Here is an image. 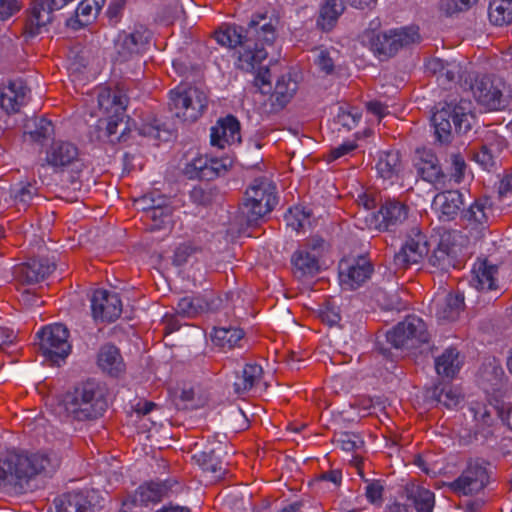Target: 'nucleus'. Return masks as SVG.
I'll return each instance as SVG.
<instances>
[{
  "mask_svg": "<svg viewBox=\"0 0 512 512\" xmlns=\"http://www.w3.org/2000/svg\"><path fill=\"white\" fill-rule=\"evenodd\" d=\"M127 103V96L120 90L104 88L98 94L99 107L108 114L107 119H101L99 123L105 125V136L111 141L126 140V133L129 131L128 122L125 120Z\"/></svg>",
  "mask_w": 512,
  "mask_h": 512,
  "instance_id": "0eeeda50",
  "label": "nucleus"
},
{
  "mask_svg": "<svg viewBox=\"0 0 512 512\" xmlns=\"http://www.w3.org/2000/svg\"><path fill=\"white\" fill-rule=\"evenodd\" d=\"M244 336V332L240 328L219 327L214 328L212 341L221 348L234 347Z\"/></svg>",
  "mask_w": 512,
  "mask_h": 512,
  "instance_id": "37998d69",
  "label": "nucleus"
},
{
  "mask_svg": "<svg viewBox=\"0 0 512 512\" xmlns=\"http://www.w3.org/2000/svg\"><path fill=\"white\" fill-rule=\"evenodd\" d=\"M370 49L380 59L394 56L400 49L408 48L420 42L418 27L408 26L390 29L385 32L367 34Z\"/></svg>",
  "mask_w": 512,
  "mask_h": 512,
  "instance_id": "6e6552de",
  "label": "nucleus"
},
{
  "mask_svg": "<svg viewBox=\"0 0 512 512\" xmlns=\"http://www.w3.org/2000/svg\"><path fill=\"white\" fill-rule=\"evenodd\" d=\"M505 374L495 360L483 364L480 370V381L486 392H496L501 390L504 384Z\"/></svg>",
  "mask_w": 512,
  "mask_h": 512,
  "instance_id": "473e14b6",
  "label": "nucleus"
},
{
  "mask_svg": "<svg viewBox=\"0 0 512 512\" xmlns=\"http://www.w3.org/2000/svg\"><path fill=\"white\" fill-rule=\"evenodd\" d=\"M297 90V83L290 76H281L275 85L272 97L280 106L286 105Z\"/></svg>",
  "mask_w": 512,
  "mask_h": 512,
  "instance_id": "de8ad7c7",
  "label": "nucleus"
},
{
  "mask_svg": "<svg viewBox=\"0 0 512 512\" xmlns=\"http://www.w3.org/2000/svg\"><path fill=\"white\" fill-rule=\"evenodd\" d=\"M97 363L103 372L112 376H117L124 370V362L119 349L110 343L101 346Z\"/></svg>",
  "mask_w": 512,
  "mask_h": 512,
  "instance_id": "c756f323",
  "label": "nucleus"
},
{
  "mask_svg": "<svg viewBox=\"0 0 512 512\" xmlns=\"http://www.w3.org/2000/svg\"><path fill=\"white\" fill-rule=\"evenodd\" d=\"M152 200L150 210V219L154 222L152 229L167 228L172 223V213L174 210L171 198L153 191Z\"/></svg>",
  "mask_w": 512,
  "mask_h": 512,
  "instance_id": "a878e982",
  "label": "nucleus"
},
{
  "mask_svg": "<svg viewBox=\"0 0 512 512\" xmlns=\"http://www.w3.org/2000/svg\"><path fill=\"white\" fill-rule=\"evenodd\" d=\"M488 482V473L485 467L478 462H470L461 475L447 484L455 493L471 495L480 492Z\"/></svg>",
  "mask_w": 512,
  "mask_h": 512,
  "instance_id": "2eb2a0df",
  "label": "nucleus"
},
{
  "mask_svg": "<svg viewBox=\"0 0 512 512\" xmlns=\"http://www.w3.org/2000/svg\"><path fill=\"white\" fill-rule=\"evenodd\" d=\"M45 161L55 173H70L72 185L78 183L84 163L79 156L78 147L65 140H54L46 150Z\"/></svg>",
  "mask_w": 512,
  "mask_h": 512,
  "instance_id": "9d476101",
  "label": "nucleus"
},
{
  "mask_svg": "<svg viewBox=\"0 0 512 512\" xmlns=\"http://www.w3.org/2000/svg\"><path fill=\"white\" fill-rule=\"evenodd\" d=\"M473 104L470 100L449 96L439 102L431 117L435 136L442 144L450 143L453 134H465L471 130L474 122Z\"/></svg>",
  "mask_w": 512,
  "mask_h": 512,
  "instance_id": "20e7f679",
  "label": "nucleus"
},
{
  "mask_svg": "<svg viewBox=\"0 0 512 512\" xmlns=\"http://www.w3.org/2000/svg\"><path fill=\"white\" fill-rule=\"evenodd\" d=\"M210 142L212 146L224 148L225 144L241 142L240 123L233 115H228L217 121L211 128Z\"/></svg>",
  "mask_w": 512,
  "mask_h": 512,
  "instance_id": "4be33fe9",
  "label": "nucleus"
},
{
  "mask_svg": "<svg viewBox=\"0 0 512 512\" xmlns=\"http://www.w3.org/2000/svg\"><path fill=\"white\" fill-rule=\"evenodd\" d=\"M294 274L298 278L314 276L320 270L319 253H311L307 249H299L292 256Z\"/></svg>",
  "mask_w": 512,
  "mask_h": 512,
  "instance_id": "7c9ffc66",
  "label": "nucleus"
},
{
  "mask_svg": "<svg viewBox=\"0 0 512 512\" xmlns=\"http://www.w3.org/2000/svg\"><path fill=\"white\" fill-rule=\"evenodd\" d=\"M37 189L29 182L18 183L10 189V197L16 204L26 206L36 195Z\"/></svg>",
  "mask_w": 512,
  "mask_h": 512,
  "instance_id": "864d4df0",
  "label": "nucleus"
},
{
  "mask_svg": "<svg viewBox=\"0 0 512 512\" xmlns=\"http://www.w3.org/2000/svg\"><path fill=\"white\" fill-rule=\"evenodd\" d=\"M290 214L294 218V220L289 222V225H291L295 230L305 229L306 226H311L310 210L300 209L296 207L294 210H290Z\"/></svg>",
  "mask_w": 512,
  "mask_h": 512,
  "instance_id": "e2e57ef3",
  "label": "nucleus"
},
{
  "mask_svg": "<svg viewBox=\"0 0 512 512\" xmlns=\"http://www.w3.org/2000/svg\"><path fill=\"white\" fill-rule=\"evenodd\" d=\"M170 489L171 485L167 481L142 484L136 490L133 502L145 506L158 503L168 496Z\"/></svg>",
  "mask_w": 512,
  "mask_h": 512,
  "instance_id": "c85d7f7f",
  "label": "nucleus"
},
{
  "mask_svg": "<svg viewBox=\"0 0 512 512\" xmlns=\"http://www.w3.org/2000/svg\"><path fill=\"white\" fill-rule=\"evenodd\" d=\"M460 221L465 228L475 231L476 238L479 237L488 225L486 205L479 200H475L468 208L462 210Z\"/></svg>",
  "mask_w": 512,
  "mask_h": 512,
  "instance_id": "bb28decb",
  "label": "nucleus"
},
{
  "mask_svg": "<svg viewBox=\"0 0 512 512\" xmlns=\"http://www.w3.org/2000/svg\"><path fill=\"white\" fill-rule=\"evenodd\" d=\"M262 373L263 370L260 365L246 364L242 369L241 374L236 377L233 384L234 392L238 395H242L250 391L260 380Z\"/></svg>",
  "mask_w": 512,
  "mask_h": 512,
  "instance_id": "f704fd0d",
  "label": "nucleus"
},
{
  "mask_svg": "<svg viewBox=\"0 0 512 512\" xmlns=\"http://www.w3.org/2000/svg\"><path fill=\"white\" fill-rule=\"evenodd\" d=\"M315 64L320 69V71L324 72L325 74H331L334 70V63L332 58L330 57L329 53L325 50H321L315 60Z\"/></svg>",
  "mask_w": 512,
  "mask_h": 512,
  "instance_id": "338daca9",
  "label": "nucleus"
},
{
  "mask_svg": "<svg viewBox=\"0 0 512 512\" xmlns=\"http://www.w3.org/2000/svg\"><path fill=\"white\" fill-rule=\"evenodd\" d=\"M407 499L413 504L417 512H432L435 503L434 493L430 490L412 486L406 489Z\"/></svg>",
  "mask_w": 512,
  "mask_h": 512,
  "instance_id": "4c0bfd02",
  "label": "nucleus"
},
{
  "mask_svg": "<svg viewBox=\"0 0 512 512\" xmlns=\"http://www.w3.org/2000/svg\"><path fill=\"white\" fill-rule=\"evenodd\" d=\"M488 17L495 26L512 23V0H491L488 7Z\"/></svg>",
  "mask_w": 512,
  "mask_h": 512,
  "instance_id": "ea45409f",
  "label": "nucleus"
},
{
  "mask_svg": "<svg viewBox=\"0 0 512 512\" xmlns=\"http://www.w3.org/2000/svg\"><path fill=\"white\" fill-rule=\"evenodd\" d=\"M377 300L385 310H402L405 305L397 294H388L387 292H379Z\"/></svg>",
  "mask_w": 512,
  "mask_h": 512,
  "instance_id": "680f3d73",
  "label": "nucleus"
},
{
  "mask_svg": "<svg viewBox=\"0 0 512 512\" xmlns=\"http://www.w3.org/2000/svg\"><path fill=\"white\" fill-rule=\"evenodd\" d=\"M376 168L383 179H391L396 176L401 170L399 152L395 150L381 152Z\"/></svg>",
  "mask_w": 512,
  "mask_h": 512,
  "instance_id": "58836bf2",
  "label": "nucleus"
},
{
  "mask_svg": "<svg viewBox=\"0 0 512 512\" xmlns=\"http://www.w3.org/2000/svg\"><path fill=\"white\" fill-rule=\"evenodd\" d=\"M232 161L228 158L225 159H217L214 158L206 165L202 170V174L199 180L201 181H211L221 175H223L228 168L231 166Z\"/></svg>",
  "mask_w": 512,
  "mask_h": 512,
  "instance_id": "603ef678",
  "label": "nucleus"
},
{
  "mask_svg": "<svg viewBox=\"0 0 512 512\" xmlns=\"http://www.w3.org/2000/svg\"><path fill=\"white\" fill-rule=\"evenodd\" d=\"M436 317L443 321L456 320L464 308V296L460 293H448L434 300Z\"/></svg>",
  "mask_w": 512,
  "mask_h": 512,
  "instance_id": "393cba45",
  "label": "nucleus"
},
{
  "mask_svg": "<svg viewBox=\"0 0 512 512\" xmlns=\"http://www.w3.org/2000/svg\"><path fill=\"white\" fill-rule=\"evenodd\" d=\"M474 160L485 170L495 166V155L492 147L483 145L473 155Z\"/></svg>",
  "mask_w": 512,
  "mask_h": 512,
  "instance_id": "052dcab7",
  "label": "nucleus"
},
{
  "mask_svg": "<svg viewBox=\"0 0 512 512\" xmlns=\"http://www.w3.org/2000/svg\"><path fill=\"white\" fill-rule=\"evenodd\" d=\"M466 194L458 189H448L437 193L432 205L439 213L441 221H452L461 214L465 205Z\"/></svg>",
  "mask_w": 512,
  "mask_h": 512,
  "instance_id": "a211bd4d",
  "label": "nucleus"
},
{
  "mask_svg": "<svg viewBox=\"0 0 512 512\" xmlns=\"http://www.w3.org/2000/svg\"><path fill=\"white\" fill-rule=\"evenodd\" d=\"M431 398L447 408L456 407L461 401V395L448 385L434 387L431 391Z\"/></svg>",
  "mask_w": 512,
  "mask_h": 512,
  "instance_id": "8fccbe9b",
  "label": "nucleus"
},
{
  "mask_svg": "<svg viewBox=\"0 0 512 512\" xmlns=\"http://www.w3.org/2000/svg\"><path fill=\"white\" fill-rule=\"evenodd\" d=\"M20 10L17 0H0V20H6Z\"/></svg>",
  "mask_w": 512,
  "mask_h": 512,
  "instance_id": "774afa93",
  "label": "nucleus"
},
{
  "mask_svg": "<svg viewBox=\"0 0 512 512\" xmlns=\"http://www.w3.org/2000/svg\"><path fill=\"white\" fill-rule=\"evenodd\" d=\"M207 105V95L197 87H177L170 92L169 109L184 123L197 121Z\"/></svg>",
  "mask_w": 512,
  "mask_h": 512,
  "instance_id": "1a4fd4ad",
  "label": "nucleus"
},
{
  "mask_svg": "<svg viewBox=\"0 0 512 512\" xmlns=\"http://www.w3.org/2000/svg\"><path fill=\"white\" fill-rule=\"evenodd\" d=\"M426 237L419 230H412L400 250L395 253L393 263L397 269H406L419 264L428 254Z\"/></svg>",
  "mask_w": 512,
  "mask_h": 512,
  "instance_id": "4468645a",
  "label": "nucleus"
},
{
  "mask_svg": "<svg viewBox=\"0 0 512 512\" xmlns=\"http://www.w3.org/2000/svg\"><path fill=\"white\" fill-rule=\"evenodd\" d=\"M447 163L449 164L446 173L448 176L447 184L450 182L460 184L464 180L467 171V164L464 157L459 153H452L449 155Z\"/></svg>",
  "mask_w": 512,
  "mask_h": 512,
  "instance_id": "09e8293b",
  "label": "nucleus"
},
{
  "mask_svg": "<svg viewBox=\"0 0 512 512\" xmlns=\"http://www.w3.org/2000/svg\"><path fill=\"white\" fill-rule=\"evenodd\" d=\"M361 118V114L355 112H351V111H343L341 110L338 114H337V122L347 128L348 130H351L352 128H354L357 123L359 122Z\"/></svg>",
  "mask_w": 512,
  "mask_h": 512,
  "instance_id": "69168bd1",
  "label": "nucleus"
},
{
  "mask_svg": "<svg viewBox=\"0 0 512 512\" xmlns=\"http://www.w3.org/2000/svg\"><path fill=\"white\" fill-rule=\"evenodd\" d=\"M151 32L144 26H136L132 32H121L115 40L116 59L120 62L142 53L149 43Z\"/></svg>",
  "mask_w": 512,
  "mask_h": 512,
  "instance_id": "ddd939ff",
  "label": "nucleus"
},
{
  "mask_svg": "<svg viewBox=\"0 0 512 512\" xmlns=\"http://www.w3.org/2000/svg\"><path fill=\"white\" fill-rule=\"evenodd\" d=\"M53 131L52 122L43 117L31 119L25 125V134L35 142H41L50 137Z\"/></svg>",
  "mask_w": 512,
  "mask_h": 512,
  "instance_id": "49530a36",
  "label": "nucleus"
},
{
  "mask_svg": "<svg viewBox=\"0 0 512 512\" xmlns=\"http://www.w3.org/2000/svg\"><path fill=\"white\" fill-rule=\"evenodd\" d=\"M379 214L382 218L379 228L392 231L405 222L408 217V207L398 200L388 199L382 204Z\"/></svg>",
  "mask_w": 512,
  "mask_h": 512,
  "instance_id": "b1692460",
  "label": "nucleus"
},
{
  "mask_svg": "<svg viewBox=\"0 0 512 512\" xmlns=\"http://www.w3.org/2000/svg\"><path fill=\"white\" fill-rule=\"evenodd\" d=\"M337 444L340 445L342 450L351 452L360 449L364 442L361 437L355 433L343 432L339 435Z\"/></svg>",
  "mask_w": 512,
  "mask_h": 512,
  "instance_id": "13d9d810",
  "label": "nucleus"
},
{
  "mask_svg": "<svg viewBox=\"0 0 512 512\" xmlns=\"http://www.w3.org/2000/svg\"><path fill=\"white\" fill-rule=\"evenodd\" d=\"M106 390L96 380H87L57 400L54 414L65 422L91 421L103 415L108 407Z\"/></svg>",
  "mask_w": 512,
  "mask_h": 512,
  "instance_id": "7ed1b4c3",
  "label": "nucleus"
},
{
  "mask_svg": "<svg viewBox=\"0 0 512 512\" xmlns=\"http://www.w3.org/2000/svg\"><path fill=\"white\" fill-rule=\"evenodd\" d=\"M460 366L459 353L452 347L447 348L435 359L436 372L442 376L453 377L459 371Z\"/></svg>",
  "mask_w": 512,
  "mask_h": 512,
  "instance_id": "e433bc0d",
  "label": "nucleus"
},
{
  "mask_svg": "<svg viewBox=\"0 0 512 512\" xmlns=\"http://www.w3.org/2000/svg\"><path fill=\"white\" fill-rule=\"evenodd\" d=\"M468 410L476 422L477 432H480L483 436L487 437L491 433L489 428L494 423L491 409H489L485 404L475 403L472 404Z\"/></svg>",
  "mask_w": 512,
  "mask_h": 512,
  "instance_id": "c03bdc74",
  "label": "nucleus"
},
{
  "mask_svg": "<svg viewBox=\"0 0 512 512\" xmlns=\"http://www.w3.org/2000/svg\"><path fill=\"white\" fill-rule=\"evenodd\" d=\"M477 0H441L440 9L446 15L451 16L455 13L468 10Z\"/></svg>",
  "mask_w": 512,
  "mask_h": 512,
  "instance_id": "4d7b16f0",
  "label": "nucleus"
},
{
  "mask_svg": "<svg viewBox=\"0 0 512 512\" xmlns=\"http://www.w3.org/2000/svg\"><path fill=\"white\" fill-rule=\"evenodd\" d=\"M199 252V247L191 243H183L176 248L172 262L177 267L184 266Z\"/></svg>",
  "mask_w": 512,
  "mask_h": 512,
  "instance_id": "5fc2aeb1",
  "label": "nucleus"
},
{
  "mask_svg": "<svg viewBox=\"0 0 512 512\" xmlns=\"http://www.w3.org/2000/svg\"><path fill=\"white\" fill-rule=\"evenodd\" d=\"M383 486L380 481H372L367 484L365 488V495L367 500L372 504H377L382 501Z\"/></svg>",
  "mask_w": 512,
  "mask_h": 512,
  "instance_id": "0e129e2a",
  "label": "nucleus"
},
{
  "mask_svg": "<svg viewBox=\"0 0 512 512\" xmlns=\"http://www.w3.org/2000/svg\"><path fill=\"white\" fill-rule=\"evenodd\" d=\"M93 491H73L57 497L49 512H93Z\"/></svg>",
  "mask_w": 512,
  "mask_h": 512,
  "instance_id": "412c9836",
  "label": "nucleus"
},
{
  "mask_svg": "<svg viewBox=\"0 0 512 512\" xmlns=\"http://www.w3.org/2000/svg\"><path fill=\"white\" fill-rule=\"evenodd\" d=\"M373 266L366 257H359L352 262L344 261L339 265L341 285L348 290H354L370 278Z\"/></svg>",
  "mask_w": 512,
  "mask_h": 512,
  "instance_id": "f3484780",
  "label": "nucleus"
},
{
  "mask_svg": "<svg viewBox=\"0 0 512 512\" xmlns=\"http://www.w3.org/2000/svg\"><path fill=\"white\" fill-rule=\"evenodd\" d=\"M213 158H208L204 156L197 157L189 162L184 170L185 175L189 179H200L202 170L206 165L212 161Z\"/></svg>",
  "mask_w": 512,
  "mask_h": 512,
  "instance_id": "bf43d9fd",
  "label": "nucleus"
},
{
  "mask_svg": "<svg viewBox=\"0 0 512 512\" xmlns=\"http://www.w3.org/2000/svg\"><path fill=\"white\" fill-rule=\"evenodd\" d=\"M59 466L60 458L54 452L31 455L7 452L0 456V488L23 493L31 478L37 474L51 475Z\"/></svg>",
  "mask_w": 512,
  "mask_h": 512,
  "instance_id": "f03ea898",
  "label": "nucleus"
},
{
  "mask_svg": "<svg viewBox=\"0 0 512 512\" xmlns=\"http://www.w3.org/2000/svg\"><path fill=\"white\" fill-rule=\"evenodd\" d=\"M277 19L266 14H255L246 25H223L215 31L217 43L234 50L235 66L245 72H253L255 85L262 93L270 88V71L260 67L267 58V48L273 46L277 37Z\"/></svg>",
  "mask_w": 512,
  "mask_h": 512,
  "instance_id": "f257e3e1",
  "label": "nucleus"
},
{
  "mask_svg": "<svg viewBox=\"0 0 512 512\" xmlns=\"http://www.w3.org/2000/svg\"><path fill=\"white\" fill-rule=\"evenodd\" d=\"M387 341L396 349H414L427 343L430 334L426 323L416 315H409L404 321L387 332Z\"/></svg>",
  "mask_w": 512,
  "mask_h": 512,
  "instance_id": "9b49d317",
  "label": "nucleus"
},
{
  "mask_svg": "<svg viewBox=\"0 0 512 512\" xmlns=\"http://www.w3.org/2000/svg\"><path fill=\"white\" fill-rule=\"evenodd\" d=\"M29 89L23 80L10 81L0 92V108L6 113H15L25 105L29 98Z\"/></svg>",
  "mask_w": 512,
  "mask_h": 512,
  "instance_id": "5701e85b",
  "label": "nucleus"
},
{
  "mask_svg": "<svg viewBox=\"0 0 512 512\" xmlns=\"http://www.w3.org/2000/svg\"><path fill=\"white\" fill-rule=\"evenodd\" d=\"M90 301L92 316L96 321H115L122 312V303L117 293L98 289L93 292Z\"/></svg>",
  "mask_w": 512,
  "mask_h": 512,
  "instance_id": "dca6fc26",
  "label": "nucleus"
},
{
  "mask_svg": "<svg viewBox=\"0 0 512 512\" xmlns=\"http://www.w3.org/2000/svg\"><path fill=\"white\" fill-rule=\"evenodd\" d=\"M39 349L46 361L52 365L60 362L69 355L71 346L68 342L69 331L63 324H53L43 328L37 333Z\"/></svg>",
  "mask_w": 512,
  "mask_h": 512,
  "instance_id": "f8f14e48",
  "label": "nucleus"
},
{
  "mask_svg": "<svg viewBox=\"0 0 512 512\" xmlns=\"http://www.w3.org/2000/svg\"><path fill=\"white\" fill-rule=\"evenodd\" d=\"M417 171L422 179L433 184L436 189H444L447 186L448 176L443 171L437 156L431 150H417Z\"/></svg>",
  "mask_w": 512,
  "mask_h": 512,
  "instance_id": "6ab92c4d",
  "label": "nucleus"
},
{
  "mask_svg": "<svg viewBox=\"0 0 512 512\" xmlns=\"http://www.w3.org/2000/svg\"><path fill=\"white\" fill-rule=\"evenodd\" d=\"M190 200L197 206L207 207L221 198L219 190L211 185L196 186L189 193Z\"/></svg>",
  "mask_w": 512,
  "mask_h": 512,
  "instance_id": "a18cd8bd",
  "label": "nucleus"
},
{
  "mask_svg": "<svg viewBox=\"0 0 512 512\" xmlns=\"http://www.w3.org/2000/svg\"><path fill=\"white\" fill-rule=\"evenodd\" d=\"M464 89H469L476 102L487 111H499L509 104V94L504 80L495 75L468 74Z\"/></svg>",
  "mask_w": 512,
  "mask_h": 512,
  "instance_id": "39448f33",
  "label": "nucleus"
},
{
  "mask_svg": "<svg viewBox=\"0 0 512 512\" xmlns=\"http://www.w3.org/2000/svg\"><path fill=\"white\" fill-rule=\"evenodd\" d=\"M454 250L448 243L442 239L438 246L433 250L432 254L428 257V262L431 266L447 271L450 267L454 266L455 255Z\"/></svg>",
  "mask_w": 512,
  "mask_h": 512,
  "instance_id": "a19ab883",
  "label": "nucleus"
},
{
  "mask_svg": "<svg viewBox=\"0 0 512 512\" xmlns=\"http://www.w3.org/2000/svg\"><path fill=\"white\" fill-rule=\"evenodd\" d=\"M161 9V18L167 23L179 19L184 14L181 0H163Z\"/></svg>",
  "mask_w": 512,
  "mask_h": 512,
  "instance_id": "6e6d98bb",
  "label": "nucleus"
},
{
  "mask_svg": "<svg viewBox=\"0 0 512 512\" xmlns=\"http://www.w3.org/2000/svg\"><path fill=\"white\" fill-rule=\"evenodd\" d=\"M222 448H208L201 452L195 453L193 459L203 469V471L212 473L216 478H220L225 469L221 460Z\"/></svg>",
  "mask_w": 512,
  "mask_h": 512,
  "instance_id": "2f4dec72",
  "label": "nucleus"
},
{
  "mask_svg": "<svg viewBox=\"0 0 512 512\" xmlns=\"http://www.w3.org/2000/svg\"><path fill=\"white\" fill-rule=\"evenodd\" d=\"M469 73L464 71L462 66L456 62H448L445 64L443 72L438 75V80L442 85H447L452 82H455L457 79L460 81L461 86L463 87L465 77Z\"/></svg>",
  "mask_w": 512,
  "mask_h": 512,
  "instance_id": "3c124183",
  "label": "nucleus"
},
{
  "mask_svg": "<svg viewBox=\"0 0 512 512\" xmlns=\"http://www.w3.org/2000/svg\"><path fill=\"white\" fill-rule=\"evenodd\" d=\"M219 309L218 300H208L204 296H185L179 299L177 312L186 317H194Z\"/></svg>",
  "mask_w": 512,
  "mask_h": 512,
  "instance_id": "cd10ccee",
  "label": "nucleus"
},
{
  "mask_svg": "<svg viewBox=\"0 0 512 512\" xmlns=\"http://www.w3.org/2000/svg\"><path fill=\"white\" fill-rule=\"evenodd\" d=\"M103 2L104 0L81 1L76 8L75 16L67 20V26L76 30L87 25L97 15Z\"/></svg>",
  "mask_w": 512,
  "mask_h": 512,
  "instance_id": "72a5a7b5",
  "label": "nucleus"
},
{
  "mask_svg": "<svg viewBox=\"0 0 512 512\" xmlns=\"http://www.w3.org/2000/svg\"><path fill=\"white\" fill-rule=\"evenodd\" d=\"M278 203L275 184L265 177L256 178L245 192L240 206V213L247 225H256L266 214L270 213Z\"/></svg>",
  "mask_w": 512,
  "mask_h": 512,
  "instance_id": "423d86ee",
  "label": "nucleus"
},
{
  "mask_svg": "<svg viewBox=\"0 0 512 512\" xmlns=\"http://www.w3.org/2000/svg\"><path fill=\"white\" fill-rule=\"evenodd\" d=\"M344 9V0H326L320 9V15L317 20L318 26L325 31L331 30L339 16L344 12Z\"/></svg>",
  "mask_w": 512,
  "mask_h": 512,
  "instance_id": "c9c22d12",
  "label": "nucleus"
},
{
  "mask_svg": "<svg viewBox=\"0 0 512 512\" xmlns=\"http://www.w3.org/2000/svg\"><path fill=\"white\" fill-rule=\"evenodd\" d=\"M497 273V267L493 265H487L482 263L475 271L474 286L477 290L488 292L497 289V280L495 275Z\"/></svg>",
  "mask_w": 512,
  "mask_h": 512,
  "instance_id": "79ce46f5",
  "label": "nucleus"
},
{
  "mask_svg": "<svg viewBox=\"0 0 512 512\" xmlns=\"http://www.w3.org/2000/svg\"><path fill=\"white\" fill-rule=\"evenodd\" d=\"M55 269V264L48 258L30 259L13 268L15 280L23 284H35L44 280Z\"/></svg>",
  "mask_w": 512,
  "mask_h": 512,
  "instance_id": "aec40b11",
  "label": "nucleus"
}]
</instances>
